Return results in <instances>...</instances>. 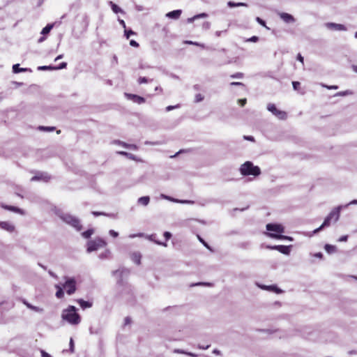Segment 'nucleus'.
Returning <instances> with one entry per match:
<instances>
[{
    "mask_svg": "<svg viewBox=\"0 0 357 357\" xmlns=\"http://www.w3.org/2000/svg\"><path fill=\"white\" fill-rule=\"evenodd\" d=\"M176 202L182 203V204H193L194 203L193 201H190V200H178V199H177Z\"/></svg>",
    "mask_w": 357,
    "mask_h": 357,
    "instance_id": "nucleus-52",
    "label": "nucleus"
},
{
    "mask_svg": "<svg viewBox=\"0 0 357 357\" xmlns=\"http://www.w3.org/2000/svg\"><path fill=\"white\" fill-rule=\"evenodd\" d=\"M106 242L102 238H97L93 241H89L87 243V252H91L97 250L100 248L105 247Z\"/></svg>",
    "mask_w": 357,
    "mask_h": 357,
    "instance_id": "nucleus-7",
    "label": "nucleus"
},
{
    "mask_svg": "<svg viewBox=\"0 0 357 357\" xmlns=\"http://www.w3.org/2000/svg\"><path fill=\"white\" fill-rule=\"evenodd\" d=\"M92 214L94 216L106 215V216H109V217H112V218H114L115 217V215L114 214H107V213H103V212H98V211H93Z\"/></svg>",
    "mask_w": 357,
    "mask_h": 357,
    "instance_id": "nucleus-33",
    "label": "nucleus"
},
{
    "mask_svg": "<svg viewBox=\"0 0 357 357\" xmlns=\"http://www.w3.org/2000/svg\"><path fill=\"white\" fill-rule=\"evenodd\" d=\"M204 100V96L201 93H197L195 96V102H199Z\"/></svg>",
    "mask_w": 357,
    "mask_h": 357,
    "instance_id": "nucleus-38",
    "label": "nucleus"
},
{
    "mask_svg": "<svg viewBox=\"0 0 357 357\" xmlns=\"http://www.w3.org/2000/svg\"><path fill=\"white\" fill-rule=\"evenodd\" d=\"M28 308L31 310H33V311H35L36 312H39V313H42L43 312V308L37 307V306H34L33 305H28Z\"/></svg>",
    "mask_w": 357,
    "mask_h": 357,
    "instance_id": "nucleus-34",
    "label": "nucleus"
},
{
    "mask_svg": "<svg viewBox=\"0 0 357 357\" xmlns=\"http://www.w3.org/2000/svg\"><path fill=\"white\" fill-rule=\"evenodd\" d=\"M315 257L322 259L323 258V254L321 252H317L314 255Z\"/></svg>",
    "mask_w": 357,
    "mask_h": 357,
    "instance_id": "nucleus-64",
    "label": "nucleus"
},
{
    "mask_svg": "<svg viewBox=\"0 0 357 357\" xmlns=\"http://www.w3.org/2000/svg\"><path fill=\"white\" fill-rule=\"evenodd\" d=\"M56 288L57 289V291L56 292V296L58 298H61L63 296V295H64V292H63V288L61 287L59 285H56Z\"/></svg>",
    "mask_w": 357,
    "mask_h": 357,
    "instance_id": "nucleus-28",
    "label": "nucleus"
},
{
    "mask_svg": "<svg viewBox=\"0 0 357 357\" xmlns=\"http://www.w3.org/2000/svg\"><path fill=\"white\" fill-rule=\"evenodd\" d=\"M267 109L280 120H284L287 117V114L284 111L279 110L273 103L268 104Z\"/></svg>",
    "mask_w": 357,
    "mask_h": 357,
    "instance_id": "nucleus-8",
    "label": "nucleus"
},
{
    "mask_svg": "<svg viewBox=\"0 0 357 357\" xmlns=\"http://www.w3.org/2000/svg\"><path fill=\"white\" fill-rule=\"evenodd\" d=\"M347 239H348V236L347 235H344V236H341L338 239V241H340V242H345V241H347Z\"/></svg>",
    "mask_w": 357,
    "mask_h": 357,
    "instance_id": "nucleus-56",
    "label": "nucleus"
},
{
    "mask_svg": "<svg viewBox=\"0 0 357 357\" xmlns=\"http://www.w3.org/2000/svg\"><path fill=\"white\" fill-rule=\"evenodd\" d=\"M197 237H198L199 240L200 241V242H202L205 247L210 249L208 245L199 236H197Z\"/></svg>",
    "mask_w": 357,
    "mask_h": 357,
    "instance_id": "nucleus-60",
    "label": "nucleus"
},
{
    "mask_svg": "<svg viewBox=\"0 0 357 357\" xmlns=\"http://www.w3.org/2000/svg\"><path fill=\"white\" fill-rule=\"evenodd\" d=\"M118 21H119V24H121V25L124 29H126V23H125L124 20H121V19H119V20H118Z\"/></svg>",
    "mask_w": 357,
    "mask_h": 357,
    "instance_id": "nucleus-63",
    "label": "nucleus"
},
{
    "mask_svg": "<svg viewBox=\"0 0 357 357\" xmlns=\"http://www.w3.org/2000/svg\"><path fill=\"white\" fill-rule=\"evenodd\" d=\"M256 21L263 26H266V22L264 20L261 19L259 17H256Z\"/></svg>",
    "mask_w": 357,
    "mask_h": 357,
    "instance_id": "nucleus-44",
    "label": "nucleus"
},
{
    "mask_svg": "<svg viewBox=\"0 0 357 357\" xmlns=\"http://www.w3.org/2000/svg\"><path fill=\"white\" fill-rule=\"evenodd\" d=\"M230 84L231 86H244V84L242 82H231Z\"/></svg>",
    "mask_w": 357,
    "mask_h": 357,
    "instance_id": "nucleus-59",
    "label": "nucleus"
},
{
    "mask_svg": "<svg viewBox=\"0 0 357 357\" xmlns=\"http://www.w3.org/2000/svg\"><path fill=\"white\" fill-rule=\"evenodd\" d=\"M161 197H162L163 199H167V200H170V201H172V202H176V201H177V199H173V198H172V197H169V196H167V195H163V194H162V195H161Z\"/></svg>",
    "mask_w": 357,
    "mask_h": 357,
    "instance_id": "nucleus-47",
    "label": "nucleus"
},
{
    "mask_svg": "<svg viewBox=\"0 0 357 357\" xmlns=\"http://www.w3.org/2000/svg\"><path fill=\"white\" fill-rule=\"evenodd\" d=\"M67 66V63L62 62L58 66H54V70H61L66 68Z\"/></svg>",
    "mask_w": 357,
    "mask_h": 357,
    "instance_id": "nucleus-36",
    "label": "nucleus"
},
{
    "mask_svg": "<svg viewBox=\"0 0 357 357\" xmlns=\"http://www.w3.org/2000/svg\"><path fill=\"white\" fill-rule=\"evenodd\" d=\"M324 249L327 252V253L330 255L335 253L337 251L336 246L330 244H326L324 246Z\"/></svg>",
    "mask_w": 357,
    "mask_h": 357,
    "instance_id": "nucleus-23",
    "label": "nucleus"
},
{
    "mask_svg": "<svg viewBox=\"0 0 357 357\" xmlns=\"http://www.w3.org/2000/svg\"><path fill=\"white\" fill-rule=\"evenodd\" d=\"M0 228L10 233L15 231V226L6 221L0 222Z\"/></svg>",
    "mask_w": 357,
    "mask_h": 357,
    "instance_id": "nucleus-13",
    "label": "nucleus"
},
{
    "mask_svg": "<svg viewBox=\"0 0 357 357\" xmlns=\"http://www.w3.org/2000/svg\"><path fill=\"white\" fill-rule=\"evenodd\" d=\"M58 215L63 222L71 225L72 227L75 228L77 231L81 230L82 225L80 224L79 220L77 219V218H75L70 214L63 213H59V214H58Z\"/></svg>",
    "mask_w": 357,
    "mask_h": 357,
    "instance_id": "nucleus-5",
    "label": "nucleus"
},
{
    "mask_svg": "<svg viewBox=\"0 0 357 357\" xmlns=\"http://www.w3.org/2000/svg\"><path fill=\"white\" fill-rule=\"evenodd\" d=\"M93 234V229H89L82 234V236L85 238H89Z\"/></svg>",
    "mask_w": 357,
    "mask_h": 357,
    "instance_id": "nucleus-32",
    "label": "nucleus"
},
{
    "mask_svg": "<svg viewBox=\"0 0 357 357\" xmlns=\"http://www.w3.org/2000/svg\"><path fill=\"white\" fill-rule=\"evenodd\" d=\"M65 279L66 281L65 283L62 285V288L68 295H71L76 291V281L74 278H72L66 277Z\"/></svg>",
    "mask_w": 357,
    "mask_h": 357,
    "instance_id": "nucleus-6",
    "label": "nucleus"
},
{
    "mask_svg": "<svg viewBox=\"0 0 357 357\" xmlns=\"http://www.w3.org/2000/svg\"><path fill=\"white\" fill-rule=\"evenodd\" d=\"M148 82V79L146 77H140L139 79H138V83L139 84H144V83H147Z\"/></svg>",
    "mask_w": 357,
    "mask_h": 357,
    "instance_id": "nucleus-43",
    "label": "nucleus"
},
{
    "mask_svg": "<svg viewBox=\"0 0 357 357\" xmlns=\"http://www.w3.org/2000/svg\"><path fill=\"white\" fill-rule=\"evenodd\" d=\"M227 6L230 8H234V7H240V6H245V7H247L248 6V4L245 3H235L234 1H228L227 2Z\"/></svg>",
    "mask_w": 357,
    "mask_h": 357,
    "instance_id": "nucleus-26",
    "label": "nucleus"
},
{
    "mask_svg": "<svg viewBox=\"0 0 357 357\" xmlns=\"http://www.w3.org/2000/svg\"><path fill=\"white\" fill-rule=\"evenodd\" d=\"M144 236V234L143 233H139V234H130L129 236V238H134L135 237H142Z\"/></svg>",
    "mask_w": 357,
    "mask_h": 357,
    "instance_id": "nucleus-51",
    "label": "nucleus"
},
{
    "mask_svg": "<svg viewBox=\"0 0 357 357\" xmlns=\"http://www.w3.org/2000/svg\"><path fill=\"white\" fill-rule=\"evenodd\" d=\"M260 287L263 289L273 291L278 294L282 292V290L278 289L275 285H271V286L263 285V286H260Z\"/></svg>",
    "mask_w": 357,
    "mask_h": 357,
    "instance_id": "nucleus-19",
    "label": "nucleus"
},
{
    "mask_svg": "<svg viewBox=\"0 0 357 357\" xmlns=\"http://www.w3.org/2000/svg\"><path fill=\"white\" fill-rule=\"evenodd\" d=\"M76 311L77 308L75 306L69 305L62 311V319L71 325H78L81 322V317Z\"/></svg>",
    "mask_w": 357,
    "mask_h": 357,
    "instance_id": "nucleus-1",
    "label": "nucleus"
},
{
    "mask_svg": "<svg viewBox=\"0 0 357 357\" xmlns=\"http://www.w3.org/2000/svg\"><path fill=\"white\" fill-rule=\"evenodd\" d=\"M342 208V206H339L337 208H334L328 215L325 218L322 225L317 229H314L313 233L317 234L322 229L326 227H328L331 225L332 220L336 222L338 220L340 217V210Z\"/></svg>",
    "mask_w": 357,
    "mask_h": 357,
    "instance_id": "nucleus-3",
    "label": "nucleus"
},
{
    "mask_svg": "<svg viewBox=\"0 0 357 357\" xmlns=\"http://www.w3.org/2000/svg\"><path fill=\"white\" fill-rule=\"evenodd\" d=\"M258 40H259V38L257 36H252L251 38H248L247 40V41H248V42H253V43H256Z\"/></svg>",
    "mask_w": 357,
    "mask_h": 357,
    "instance_id": "nucleus-45",
    "label": "nucleus"
},
{
    "mask_svg": "<svg viewBox=\"0 0 357 357\" xmlns=\"http://www.w3.org/2000/svg\"><path fill=\"white\" fill-rule=\"evenodd\" d=\"M325 26L327 29L333 30V31H347L346 26L341 24L328 22V23L325 24Z\"/></svg>",
    "mask_w": 357,
    "mask_h": 357,
    "instance_id": "nucleus-11",
    "label": "nucleus"
},
{
    "mask_svg": "<svg viewBox=\"0 0 357 357\" xmlns=\"http://www.w3.org/2000/svg\"><path fill=\"white\" fill-rule=\"evenodd\" d=\"M125 36L126 37V38H129L130 37L131 35H134L135 34V32L132 30H127L126 28L125 29Z\"/></svg>",
    "mask_w": 357,
    "mask_h": 357,
    "instance_id": "nucleus-40",
    "label": "nucleus"
},
{
    "mask_svg": "<svg viewBox=\"0 0 357 357\" xmlns=\"http://www.w3.org/2000/svg\"><path fill=\"white\" fill-rule=\"evenodd\" d=\"M198 348L200 349H207L210 347V344H207V345H202V344H198Z\"/></svg>",
    "mask_w": 357,
    "mask_h": 357,
    "instance_id": "nucleus-55",
    "label": "nucleus"
},
{
    "mask_svg": "<svg viewBox=\"0 0 357 357\" xmlns=\"http://www.w3.org/2000/svg\"><path fill=\"white\" fill-rule=\"evenodd\" d=\"M125 96L127 97L128 99H130L132 100L135 102H137L138 104H142L145 102L144 98L135 95V94H131V93H125Z\"/></svg>",
    "mask_w": 357,
    "mask_h": 357,
    "instance_id": "nucleus-12",
    "label": "nucleus"
},
{
    "mask_svg": "<svg viewBox=\"0 0 357 357\" xmlns=\"http://www.w3.org/2000/svg\"><path fill=\"white\" fill-rule=\"evenodd\" d=\"M243 77V74L242 73H236L231 75V78H238L241 79Z\"/></svg>",
    "mask_w": 357,
    "mask_h": 357,
    "instance_id": "nucleus-41",
    "label": "nucleus"
},
{
    "mask_svg": "<svg viewBox=\"0 0 357 357\" xmlns=\"http://www.w3.org/2000/svg\"><path fill=\"white\" fill-rule=\"evenodd\" d=\"M53 28V24H47L46 26H45L42 31H41V34L43 35H45V34H47L50 33V31L52 30V29Z\"/></svg>",
    "mask_w": 357,
    "mask_h": 357,
    "instance_id": "nucleus-30",
    "label": "nucleus"
},
{
    "mask_svg": "<svg viewBox=\"0 0 357 357\" xmlns=\"http://www.w3.org/2000/svg\"><path fill=\"white\" fill-rule=\"evenodd\" d=\"M211 28V23L209 22H204L202 24V29L208 30Z\"/></svg>",
    "mask_w": 357,
    "mask_h": 357,
    "instance_id": "nucleus-42",
    "label": "nucleus"
},
{
    "mask_svg": "<svg viewBox=\"0 0 357 357\" xmlns=\"http://www.w3.org/2000/svg\"><path fill=\"white\" fill-rule=\"evenodd\" d=\"M50 177L47 174H40V175H36L35 176H33L31 178V181H39V180H44L45 181H47Z\"/></svg>",
    "mask_w": 357,
    "mask_h": 357,
    "instance_id": "nucleus-20",
    "label": "nucleus"
},
{
    "mask_svg": "<svg viewBox=\"0 0 357 357\" xmlns=\"http://www.w3.org/2000/svg\"><path fill=\"white\" fill-rule=\"evenodd\" d=\"M164 236H165V239L167 241V240H169L171 238L172 234L169 231H165L164 233Z\"/></svg>",
    "mask_w": 357,
    "mask_h": 357,
    "instance_id": "nucleus-58",
    "label": "nucleus"
},
{
    "mask_svg": "<svg viewBox=\"0 0 357 357\" xmlns=\"http://www.w3.org/2000/svg\"><path fill=\"white\" fill-rule=\"evenodd\" d=\"M39 129L41 130H45V131H53L55 130V127H45V126H40Z\"/></svg>",
    "mask_w": 357,
    "mask_h": 357,
    "instance_id": "nucleus-39",
    "label": "nucleus"
},
{
    "mask_svg": "<svg viewBox=\"0 0 357 357\" xmlns=\"http://www.w3.org/2000/svg\"><path fill=\"white\" fill-rule=\"evenodd\" d=\"M109 3L111 6V8L114 13H124L123 10L121 8H119L116 4H115L112 1H109Z\"/></svg>",
    "mask_w": 357,
    "mask_h": 357,
    "instance_id": "nucleus-25",
    "label": "nucleus"
},
{
    "mask_svg": "<svg viewBox=\"0 0 357 357\" xmlns=\"http://www.w3.org/2000/svg\"><path fill=\"white\" fill-rule=\"evenodd\" d=\"M238 102L240 103V105L241 106H244L246 104V102H247V100L245 98H244V99H239L238 100Z\"/></svg>",
    "mask_w": 357,
    "mask_h": 357,
    "instance_id": "nucleus-61",
    "label": "nucleus"
},
{
    "mask_svg": "<svg viewBox=\"0 0 357 357\" xmlns=\"http://www.w3.org/2000/svg\"><path fill=\"white\" fill-rule=\"evenodd\" d=\"M174 353H177V354H185L186 351L182 350V349H176L174 350Z\"/></svg>",
    "mask_w": 357,
    "mask_h": 357,
    "instance_id": "nucleus-62",
    "label": "nucleus"
},
{
    "mask_svg": "<svg viewBox=\"0 0 357 357\" xmlns=\"http://www.w3.org/2000/svg\"><path fill=\"white\" fill-rule=\"evenodd\" d=\"M240 172L243 176L252 175L259 176L261 174V169L258 166H255L250 161H246L240 167Z\"/></svg>",
    "mask_w": 357,
    "mask_h": 357,
    "instance_id": "nucleus-4",
    "label": "nucleus"
},
{
    "mask_svg": "<svg viewBox=\"0 0 357 357\" xmlns=\"http://www.w3.org/2000/svg\"><path fill=\"white\" fill-rule=\"evenodd\" d=\"M149 202L150 197L149 196L141 197L137 200L138 204L143 206H147Z\"/></svg>",
    "mask_w": 357,
    "mask_h": 357,
    "instance_id": "nucleus-22",
    "label": "nucleus"
},
{
    "mask_svg": "<svg viewBox=\"0 0 357 357\" xmlns=\"http://www.w3.org/2000/svg\"><path fill=\"white\" fill-rule=\"evenodd\" d=\"M116 143L121 145L122 146H123L125 148L130 149L132 150L136 151L138 149L137 146L135 144H126V143H125L123 142H121V141H116Z\"/></svg>",
    "mask_w": 357,
    "mask_h": 357,
    "instance_id": "nucleus-21",
    "label": "nucleus"
},
{
    "mask_svg": "<svg viewBox=\"0 0 357 357\" xmlns=\"http://www.w3.org/2000/svg\"><path fill=\"white\" fill-rule=\"evenodd\" d=\"M69 347H70V349H69L71 353H73L74 351H75L74 350L75 344H74V340H73V339L72 337H70V339Z\"/></svg>",
    "mask_w": 357,
    "mask_h": 357,
    "instance_id": "nucleus-37",
    "label": "nucleus"
},
{
    "mask_svg": "<svg viewBox=\"0 0 357 357\" xmlns=\"http://www.w3.org/2000/svg\"><path fill=\"white\" fill-rule=\"evenodd\" d=\"M130 257L132 261L137 264V265H139L141 264L142 255L139 252L132 253Z\"/></svg>",
    "mask_w": 357,
    "mask_h": 357,
    "instance_id": "nucleus-16",
    "label": "nucleus"
},
{
    "mask_svg": "<svg viewBox=\"0 0 357 357\" xmlns=\"http://www.w3.org/2000/svg\"><path fill=\"white\" fill-rule=\"evenodd\" d=\"M266 228L267 231L275 232V234H282L284 232V228L282 225L268 223L266 225Z\"/></svg>",
    "mask_w": 357,
    "mask_h": 357,
    "instance_id": "nucleus-9",
    "label": "nucleus"
},
{
    "mask_svg": "<svg viewBox=\"0 0 357 357\" xmlns=\"http://www.w3.org/2000/svg\"><path fill=\"white\" fill-rule=\"evenodd\" d=\"M124 271H119V270H117L116 271H114L113 274L116 276H119L121 277V275L123 273Z\"/></svg>",
    "mask_w": 357,
    "mask_h": 357,
    "instance_id": "nucleus-54",
    "label": "nucleus"
},
{
    "mask_svg": "<svg viewBox=\"0 0 357 357\" xmlns=\"http://www.w3.org/2000/svg\"><path fill=\"white\" fill-rule=\"evenodd\" d=\"M178 107H179V105H174V106H173V105H169V106H167V107H166V111H167V112H169V111H171V110H172V109H175V108H178Z\"/></svg>",
    "mask_w": 357,
    "mask_h": 357,
    "instance_id": "nucleus-49",
    "label": "nucleus"
},
{
    "mask_svg": "<svg viewBox=\"0 0 357 357\" xmlns=\"http://www.w3.org/2000/svg\"><path fill=\"white\" fill-rule=\"evenodd\" d=\"M118 153L121 155H125L131 160H135V155L132 153L126 151H119Z\"/></svg>",
    "mask_w": 357,
    "mask_h": 357,
    "instance_id": "nucleus-31",
    "label": "nucleus"
},
{
    "mask_svg": "<svg viewBox=\"0 0 357 357\" xmlns=\"http://www.w3.org/2000/svg\"><path fill=\"white\" fill-rule=\"evenodd\" d=\"M342 208V206H339L337 208H334L328 215L325 218L322 225L317 229H314L313 233L317 234L322 229L326 227H328L331 225L332 220L336 222L338 220L340 217V210Z\"/></svg>",
    "mask_w": 357,
    "mask_h": 357,
    "instance_id": "nucleus-2",
    "label": "nucleus"
},
{
    "mask_svg": "<svg viewBox=\"0 0 357 357\" xmlns=\"http://www.w3.org/2000/svg\"><path fill=\"white\" fill-rule=\"evenodd\" d=\"M3 207L7 210H9L10 211H13V212H15V213H21L22 214L23 212L22 211V209L16 207V206H3Z\"/></svg>",
    "mask_w": 357,
    "mask_h": 357,
    "instance_id": "nucleus-27",
    "label": "nucleus"
},
{
    "mask_svg": "<svg viewBox=\"0 0 357 357\" xmlns=\"http://www.w3.org/2000/svg\"><path fill=\"white\" fill-rule=\"evenodd\" d=\"M267 235L271 238L277 239H286V238H287V236H284L281 234H275L274 233H268Z\"/></svg>",
    "mask_w": 357,
    "mask_h": 357,
    "instance_id": "nucleus-29",
    "label": "nucleus"
},
{
    "mask_svg": "<svg viewBox=\"0 0 357 357\" xmlns=\"http://www.w3.org/2000/svg\"><path fill=\"white\" fill-rule=\"evenodd\" d=\"M28 70H29L28 68H20V64H14L13 66V71L14 73H22V72H26Z\"/></svg>",
    "mask_w": 357,
    "mask_h": 357,
    "instance_id": "nucleus-24",
    "label": "nucleus"
},
{
    "mask_svg": "<svg viewBox=\"0 0 357 357\" xmlns=\"http://www.w3.org/2000/svg\"><path fill=\"white\" fill-rule=\"evenodd\" d=\"M208 17V14L207 13H200V14H198V15H196L192 17H189L187 19V22L188 23H192L195 20H198V19H201V18H206Z\"/></svg>",
    "mask_w": 357,
    "mask_h": 357,
    "instance_id": "nucleus-17",
    "label": "nucleus"
},
{
    "mask_svg": "<svg viewBox=\"0 0 357 357\" xmlns=\"http://www.w3.org/2000/svg\"><path fill=\"white\" fill-rule=\"evenodd\" d=\"M109 234H110V236H112V237H114V238H116L119 236V233L112 229L109 230Z\"/></svg>",
    "mask_w": 357,
    "mask_h": 357,
    "instance_id": "nucleus-48",
    "label": "nucleus"
},
{
    "mask_svg": "<svg viewBox=\"0 0 357 357\" xmlns=\"http://www.w3.org/2000/svg\"><path fill=\"white\" fill-rule=\"evenodd\" d=\"M292 85L294 90H298V88L300 87L301 84L299 82H293Z\"/></svg>",
    "mask_w": 357,
    "mask_h": 357,
    "instance_id": "nucleus-46",
    "label": "nucleus"
},
{
    "mask_svg": "<svg viewBox=\"0 0 357 357\" xmlns=\"http://www.w3.org/2000/svg\"><path fill=\"white\" fill-rule=\"evenodd\" d=\"M130 45L131 46H132V47H139V44H138V43H137V42H136L135 40H131L130 41Z\"/></svg>",
    "mask_w": 357,
    "mask_h": 357,
    "instance_id": "nucleus-57",
    "label": "nucleus"
},
{
    "mask_svg": "<svg viewBox=\"0 0 357 357\" xmlns=\"http://www.w3.org/2000/svg\"><path fill=\"white\" fill-rule=\"evenodd\" d=\"M185 43L190 44V45H197V46H201V47H204V45H201L197 42H192L191 40H187V41H185Z\"/></svg>",
    "mask_w": 357,
    "mask_h": 357,
    "instance_id": "nucleus-50",
    "label": "nucleus"
},
{
    "mask_svg": "<svg viewBox=\"0 0 357 357\" xmlns=\"http://www.w3.org/2000/svg\"><path fill=\"white\" fill-rule=\"evenodd\" d=\"M77 302L79 304L82 309L90 308L92 307L93 303L89 301H84L83 299H78Z\"/></svg>",
    "mask_w": 357,
    "mask_h": 357,
    "instance_id": "nucleus-18",
    "label": "nucleus"
},
{
    "mask_svg": "<svg viewBox=\"0 0 357 357\" xmlns=\"http://www.w3.org/2000/svg\"><path fill=\"white\" fill-rule=\"evenodd\" d=\"M40 354L42 357H52L51 355L42 349L40 350Z\"/></svg>",
    "mask_w": 357,
    "mask_h": 357,
    "instance_id": "nucleus-53",
    "label": "nucleus"
},
{
    "mask_svg": "<svg viewBox=\"0 0 357 357\" xmlns=\"http://www.w3.org/2000/svg\"><path fill=\"white\" fill-rule=\"evenodd\" d=\"M291 245H267L266 248L269 250H275L279 251L280 252L289 255L291 252Z\"/></svg>",
    "mask_w": 357,
    "mask_h": 357,
    "instance_id": "nucleus-10",
    "label": "nucleus"
},
{
    "mask_svg": "<svg viewBox=\"0 0 357 357\" xmlns=\"http://www.w3.org/2000/svg\"><path fill=\"white\" fill-rule=\"evenodd\" d=\"M181 10H175L166 14V17L170 19L177 20L181 15Z\"/></svg>",
    "mask_w": 357,
    "mask_h": 357,
    "instance_id": "nucleus-15",
    "label": "nucleus"
},
{
    "mask_svg": "<svg viewBox=\"0 0 357 357\" xmlns=\"http://www.w3.org/2000/svg\"><path fill=\"white\" fill-rule=\"evenodd\" d=\"M38 70H54L53 66H41L38 67Z\"/></svg>",
    "mask_w": 357,
    "mask_h": 357,
    "instance_id": "nucleus-35",
    "label": "nucleus"
},
{
    "mask_svg": "<svg viewBox=\"0 0 357 357\" xmlns=\"http://www.w3.org/2000/svg\"><path fill=\"white\" fill-rule=\"evenodd\" d=\"M280 17L286 23H294L295 22L294 17L287 13H279Z\"/></svg>",
    "mask_w": 357,
    "mask_h": 357,
    "instance_id": "nucleus-14",
    "label": "nucleus"
}]
</instances>
